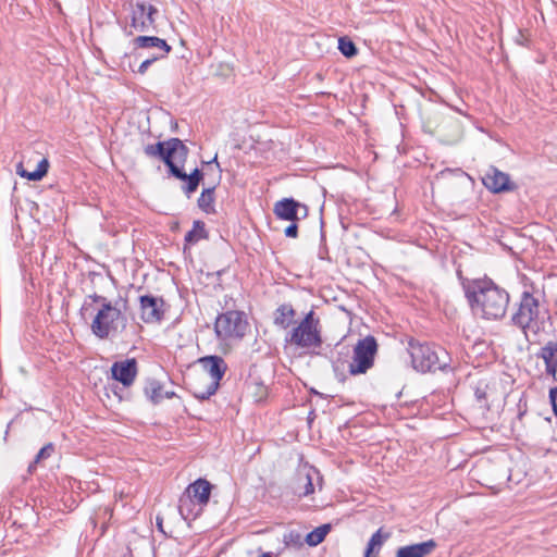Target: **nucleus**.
Returning a JSON list of instances; mask_svg holds the SVG:
<instances>
[{"instance_id":"17","label":"nucleus","mask_w":557,"mask_h":557,"mask_svg":"<svg viewBox=\"0 0 557 557\" xmlns=\"http://www.w3.org/2000/svg\"><path fill=\"white\" fill-rule=\"evenodd\" d=\"M483 184L493 193L510 190V178L508 174L492 168L483 177Z\"/></svg>"},{"instance_id":"24","label":"nucleus","mask_w":557,"mask_h":557,"mask_svg":"<svg viewBox=\"0 0 557 557\" xmlns=\"http://www.w3.org/2000/svg\"><path fill=\"white\" fill-rule=\"evenodd\" d=\"M214 190L215 187L205 188L198 198V207L206 213H214Z\"/></svg>"},{"instance_id":"18","label":"nucleus","mask_w":557,"mask_h":557,"mask_svg":"<svg viewBox=\"0 0 557 557\" xmlns=\"http://www.w3.org/2000/svg\"><path fill=\"white\" fill-rule=\"evenodd\" d=\"M437 543L431 539L422 543L401 546L396 552V557H426L436 548Z\"/></svg>"},{"instance_id":"25","label":"nucleus","mask_w":557,"mask_h":557,"mask_svg":"<svg viewBox=\"0 0 557 557\" xmlns=\"http://www.w3.org/2000/svg\"><path fill=\"white\" fill-rule=\"evenodd\" d=\"M207 237L208 234L205 227V223L202 221L196 220L193 223V228L186 233L184 240L186 244L193 245Z\"/></svg>"},{"instance_id":"37","label":"nucleus","mask_w":557,"mask_h":557,"mask_svg":"<svg viewBox=\"0 0 557 557\" xmlns=\"http://www.w3.org/2000/svg\"><path fill=\"white\" fill-rule=\"evenodd\" d=\"M258 557H272V556L269 553H264V554H262V555H260Z\"/></svg>"},{"instance_id":"36","label":"nucleus","mask_w":557,"mask_h":557,"mask_svg":"<svg viewBox=\"0 0 557 557\" xmlns=\"http://www.w3.org/2000/svg\"><path fill=\"white\" fill-rule=\"evenodd\" d=\"M216 159H218V158H216V156H215L211 161L206 162V164L211 165V164H213V163H214V164H215V166H216V169H218V171H219V172H221V168H220V164H219V162H218V160H216Z\"/></svg>"},{"instance_id":"3","label":"nucleus","mask_w":557,"mask_h":557,"mask_svg":"<svg viewBox=\"0 0 557 557\" xmlns=\"http://www.w3.org/2000/svg\"><path fill=\"white\" fill-rule=\"evenodd\" d=\"M547 319H549L548 310L541 302L536 293L524 289L519 301L515 304L510 324L519 329L529 339L530 335L535 336L544 331Z\"/></svg>"},{"instance_id":"6","label":"nucleus","mask_w":557,"mask_h":557,"mask_svg":"<svg viewBox=\"0 0 557 557\" xmlns=\"http://www.w3.org/2000/svg\"><path fill=\"white\" fill-rule=\"evenodd\" d=\"M410 356L413 368L422 373L444 370L449 360L445 349L429 344H411Z\"/></svg>"},{"instance_id":"28","label":"nucleus","mask_w":557,"mask_h":557,"mask_svg":"<svg viewBox=\"0 0 557 557\" xmlns=\"http://www.w3.org/2000/svg\"><path fill=\"white\" fill-rule=\"evenodd\" d=\"M54 453V445L52 443H48L45 445L36 455L34 461L28 466V472L34 473L38 463L42 460L48 459Z\"/></svg>"},{"instance_id":"11","label":"nucleus","mask_w":557,"mask_h":557,"mask_svg":"<svg viewBox=\"0 0 557 557\" xmlns=\"http://www.w3.org/2000/svg\"><path fill=\"white\" fill-rule=\"evenodd\" d=\"M299 211H302V218L308 214V207L294 198H283L274 203L273 213L277 219L295 222L299 220Z\"/></svg>"},{"instance_id":"34","label":"nucleus","mask_w":557,"mask_h":557,"mask_svg":"<svg viewBox=\"0 0 557 557\" xmlns=\"http://www.w3.org/2000/svg\"><path fill=\"white\" fill-rule=\"evenodd\" d=\"M549 400H550L554 413L557 417V386L550 388V391H549Z\"/></svg>"},{"instance_id":"8","label":"nucleus","mask_w":557,"mask_h":557,"mask_svg":"<svg viewBox=\"0 0 557 557\" xmlns=\"http://www.w3.org/2000/svg\"><path fill=\"white\" fill-rule=\"evenodd\" d=\"M248 327L246 314L237 310L219 314L214 324L216 336L221 339L243 338Z\"/></svg>"},{"instance_id":"12","label":"nucleus","mask_w":557,"mask_h":557,"mask_svg":"<svg viewBox=\"0 0 557 557\" xmlns=\"http://www.w3.org/2000/svg\"><path fill=\"white\" fill-rule=\"evenodd\" d=\"M140 315L146 323H158L164 315V301L162 298L151 295H144L139 298Z\"/></svg>"},{"instance_id":"14","label":"nucleus","mask_w":557,"mask_h":557,"mask_svg":"<svg viewBox=\"0 0 557 557\" xmlns=\"http://www.w3.org/2000/svg\"><path fill=\"white\" fill-rule=\"evenodd\" d=\"M319 471L311 467L297 472L294 480V493L298 497H305L314 492L313 479L314 475L319 476Z\"/></svg>"},{"instance_id":"4","label":"nucleus","mask_w":557,"mask_h":557,"mask_svg":"<svg viewBox=\"0 0 557 557\" xmlns=\"http://www.w3.org/2000/svg\"><path fill=\"white\" fill-rule=\"evenodd\" d=\"M285 343L301 349H318L322 346V325L313 310L287 332Z\"/></svg>"},{"instance_id":"33","label":"nucleus","mask_w":557,"mask_h":557,"mask_svg":"<svg viewBox=\"0 0 557 557\" xmlns=\"http://www.w3.org/2000/svg\"><path fill=\"white\" fill-rule=\"evenodd\" d=\"M296 222L297 221L292 222V224H289L285 228L284 234H285L286 237L296 238L298 236V225H297Z\"/></svg>"},{"instance_id":"26","label":"nucleus","mask_w":557,"mask_h":557,"mask_svg":"<svg viewBox=\"0 0 557 557\" xmlns=\"http://www.w3.org/2000/svg\"><path fill=\"white\" fill-rule=\"evenodd\" d=\"M388 537L389 533H383L382 529H379L375 533H373L368 542L364 557H370L374 552L379 553L380 548Z\"/></svg>"},{"instance_id":"31","label":"nucleus","mask_w":557,"mask_h":557,"mask_svg":"<svg viewBox=\"0 0 557 557\" xmlns=\"http://www.w3.org/2000/svg\"><path fill=\"white\" fill-rule=\"evenodd\" d=\"M474 395H475L476 401L480 404L481 407L488 408L487 384L480 382L474 389Z\"/></svg>"},{"instance_id":"2","label":"nucleus","mask_w":557,"mask_h":557,"mask_svg":"<svg viewBox=\"0 0 557 557\" xmlns=\"http://www.w3.org/2000/svg\"><path fill=\"white\" fill-rule=\"evenodd\" d=\"M144 153L148 158L163 161L169 169L170 175L187 182L186 185L183 186V191L188 198L197 190L203 178V173L197 168L190 174H187L183 170L189 149L180 138L174 137L165 141L148 144L144 147Z\"/></svg>"},{"instance_id":"29","label":"nucleus","mask_w":557,"mask_h":557,"mask_svg":"<svg viewBox=\"0 0 557 557\" xmlns=\"http://www.w3.org/2000/svg\"><path fill=\"white\" fill-rule=\"evenodd\" d=\"M338 49L346 58H352L358 53L356 45L348 37H341L338 39Z\"/></svg>"},{"instance_id":"27","label":"nucleus","mask_w":557,"mask_h":557,"mask_svg":"<svg viewBox=\"0 0 557 557\" xmlns=\"http://www.w3.org/2000/svg\"><path fill=\"white\" fill-rule=\"evenodd\" d=\"M330 531L331 524H322L307 534L306 543L309 546H317L323 542Z\"/></svg>"},{"instance_id":"7","label":"nucleus","mask_w":557,"mask_h":557,"mask_svg":"<svg viewBox=\"0 0 557 557\" xmlns=\"http://www.w3.org/2000/svg\"><path fill=\"white\" fill-rule=\"evenodd\" d=\"M377 343L374 336L368 335L357 342L354 347L352 360L348 366L351 375L364 374L374 366Z\"/></svg>"},{"instance_id":"19","label":"nucleus","mask_w":557,"mask_h":557,"mask_svg":"<svg viewBox=\"0 0 557 557\" xmlns=\"http://www.w3.org/2000/svg\"><path fill=\"white\" fill-rule=\"evenodd\" d=\"M133 45L136 49L157 48L162 51V53L159 54L162 55V58L171 51V47L168 42L156 36H138L133 40Z\"/></svg>"},{"instance_id":"16","label":"nucleus","mask_w":557,"mask_h":557,"mask_svg":"<svg viewBox=\"0 0 557 557\" xmlns=\"http://www.w3.org/2000/svg\"><path fill=\"white\" fill-rule=\"evenodd\" d=\"M536 356L544 361L546 374L557 381V342L548 341L545 343Z\"/></svg>"},{"instance_id":"35","label":"nucleus","mask_w":557,"mask_h":557,"mask_svg":"<svg viewBox=\"0 0 557 557\" xmlns=\"http://www.w3.org/2000/svg\"><path fill=\"white\" fill-rule=\"evenodd\" d=\"M451 173H457V174H459V175H462V174H463V172H462L460 169H456V170L445 169V170H443L440 174H441L442 176H445V175H447V174H451Z\"/></svg>"},{"instance_id":"23","label":"nucleus","mask_w":557,"mask_h":557,"mask_svg":"<svg viewBox=\"0 0 557 557\" xmlns=\"http://www.w3.org/2000/svg\"><path fill=\"white\" fill-rule=\"evenodd\" d=\"M48 169H49V162L47 159H42L39 161V163L37 164V169L33 172H28L24 169H22V166H17V173L22 176V177H25L29 181H40L44 176H46V174L48 173Z\"/></svg>"},{"instance_id":"13","label":"nucleus","mask_w":557,"mask_h":557,"mask_svg":"<svg viewBox=\"0 0 557 557\" xmlns=\"http://www.w3.org/2000/svg\"><path fill=\"white\" fill-rule=\"evenodd\" d=\"M112 377L124 386H131L137 375V361L134 358L116 361L111 367Z\"/></svg>"},{"instance_id":"15","label":"nucleus","mask_w":557,"mask_h":557,"mask_svg":"<svg viewBox=\"0 0 557 557\" xmlns=\"http://www.w3.org/2000/svg\"><path fill=\"white\" fill-rule=\"evenodd\" d=\"M212 485L205 479H198L189 484L184 495H188L200 508H203L210 499Z\"/></svg>"},{"instance_id":"5","label":"nucleus","mask_w":557,"mask_h":557,"mask_svg":"<svg viewBox=\"0 0 557 557\" xmlns=\"http://www.w3.org/2000/svg\"><path fill=\"white\" fill-rule=\"evenodd\" d=\"M126 324V315L117 306H113L112 302H110L99 307L90 324V329L96 337L107 339L124 330Z\"/></svg>"},{"instance_id":"38","label":"nucleus","mask_w":557,"mask_h":557,"mask_svg":"<svg viewBox=\"0 0 557 557\" xmlns=\"http://www.w3.org/2000/svg\"><path fill=\"white\" fill-rule=\"evenodd\" d=\"M157 522H158V525L161 528L162 522H161V520H159V518L157 519Z\"/></svg>"},{"instance_id":"10","label":"nucleus","mask_w":557,"mask_h":557,"mask_svg":"<svg viewBox=\"0 0 557 557\" xmlns=\"http://www.w3.org/2000/svg\"><path fill=\"white\" fill-rule=\"evenodd\" d=\"M158 10L149 3L137 2L133 10L131 27L136 32L145 33L154 27Z\"/></svg>"},{"instance_id":"22","label":"nucleus","mask_w":557,"mask_h":557,"mask_svg":"<svg viewBox=\"0 0 557 557\" xmlns=\"http://www.w3.org/2000/svg\"><path fill=\"white\" fill-rule=\"evenodd\" d=\"M178 511L184 520H194L196 519L202 508H200L188 495H182L178 500Z\"/></svg>"},{"instance_id":"32","label":"nucleus","mask_w":557,"mask_h":557,"mask_svg":"<svg viewBox=\"0 0 557 557\" xmlns=\"http://www.w3.org/2000/svg\"><path fill=\"white\" fill-rule=\"evenodd\" d=\"M161 58H162V55H152V57H150V58H147L146 60H144V61L141 62V64L139 65V67H138V70H137V72H138L139 74L144 75V74L147 72L148 67H149L152 63H154L157 60H159V59H161Z\"/></svg>"},{"instance_id":"9","label":"nucleus","mask_w":557,"mask_h":557,"mask_svg":"<svg viewBox=\"0 0 557 557\" xmlns=\"http://www.w3.org/2000/svg\"><path fill=\"white\" fill-rule=\"evenodd\" d=\"M198 363L211 376V382L206 388L196 389L194 396L200 400H206L216 393L220 381L227 370V364L222 357L216 355L201 357L198 359Z\"/></svg>"},{"instance_id":"21","label":"nucleus","mask_w":557,"mask_h":557,"mask_svg":"<svg viewBox=\"0 0 557 557\" xmlns=\"http://www.w3.org/2000/svg\"><path fill=\"white\" fill-rule=\"evenodd\" d=\"M145 395L148 399H150L153 404L161 403L164 398H173L175 396V393L173 391L171 392H163L162 384L157 380H150L147 382L145 386Z\"/></svg>"},{"instance_id":"30","label":"nucleus","mask_w":557,"mask_h":557,"mask_svg":"<svg viewBox=\"0 0 557 557\" xmlns=\"http://www.w3.org/2000/svg\"><path fill=\"white\" fill-rule=\"evenodd\" d=\"M91 302H95V304H99L100 307H102V305L104 304H110L112 302L111 300H109L107 297L104 296H101V295H98L96 293L91 294V295H88L82 306V311H89L91 308H92V304Z\"/></svg>"},{"instance_id":"1","label":"nucleus","mask_w":557,"mask_h":557,"mask_svg":"<svg viewBox=\"0 0 557 557\" xmlns=\"http://www.w3.org/2000/svg\"><path fill=\"white\" fill-rule=\"evenodd\" d=\"M472 312L487 321L502 320L510 301L509 293L490 278L462 283Z\"/></svg>"},{"instance_id":"20","label":"nucleus","mask_w":557,"mask_h":557,"mask_svg":"<svg viewBox=\"0 0 557 557\" xmlns=\"http://www.w3.org/2000/svg\"><path fill=\"white\" fill-rule=\"evenodd\" d=\"M296 311L290 304L280 305L273 312V323L275 326L286 330L293 323Z\"/></svg>"}]
</instances>
